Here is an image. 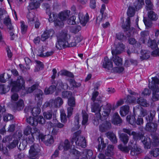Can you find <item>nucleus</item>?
Returning a JSON list of instances; mask_svg holds the SVG:
<instances>
[{
  "label": "nucleus",
  "mask_w": 159,
  "mask_h": 159,
  "mask_svg": "<svg viewBox=\"0 0 159 159\" xmlns=\"http://www.w3.org/2000/svg\"><path fill=\"white\" fill-rule=\"evenodd\" d=\"M71 36L67 30H63L57 35V41L55 47L57 49L61 50L68 47Z\"/></svg>",
  "instance_id": "nucleus-1"
},
{
  "label": "nucleus",
  "mask_w": 159,
  "mask_h": 159,
  "mask_svg": "<svg viewBox=\"0 0 159 159\" xmlns=\"http://www.w3.org/2000/svg\"><path fill=\"white\" fill-rule=\"evenodd\" d=\"M101 101H98V102H93L91 104V109L92 112L95 113V115L98 118L101 117H108L111 110V107L107 106L102 111L101 106Z\"/></svg>",
  "instance_id": "nucleus-2"
},
{
  "label": "nucleus",
  "mask_w": 159,
  "mask_h": 159,
  "mask_svg": "<svg viewBox=\"0 0 159 159\" xmlns=\"http://www.w3.org/2000/svg\"><path fill=\"white\" fill-rule=\"evenodd\" d=\"M159 79L157 77H152V81L149 80L148 87L153 91L152 100L156 101L159 100Z\"/></svg>",
  "instance_id": "nucleus-3"
},
{
  "label": "nucleus",
  "mask_w": 159,
  "mask_h": 159,
  "mask_svg": "<svg viewBox=\"0 0 159 159\" xmlns=\"http://www.w3.org/2000/svg\"><path fill=\"white\" fill-rule=\"evenodd\" d=\"M25 80L21 76L18 77L16 81H11L10 85L12 87V91H18L21 89L25 88Z\"/></svg>",
  "instance_id": "nucleus-4"
},
{
  "label": "nucleus",
  "mask_w": 159,
  "mask_h": 159,
  "mask_svg": "<svg viewBox=\"0 0 159 159\" xmlns=\"http://www.w3.org/2000/svg\"><path fill=\"white\" fill-rule=\"evenodd\" d=\"M81 133V131H78L73 134L71 140L72 142H75L76 145L85 148L86 146L85 139L84 137L80 135Z\"/></svg>",
  "instance_id": "nucleus-5"
},
{
  "label": "nucleus",
  "mask_w": 159,
  "mask_h": 159,
  "mask_svg": "<svg viewBox=\"0 0 159 159\" xmlns=\"http://www.w3.org/2000/svg\"><path fill=\"white\" fill-rule=\"evenodd\" d=\"M151 137L153 141L152 140H151L150 137H145L143 136L142 138L143 143L148 149L150 148V146L151 144L155 146L159 144V141L158 137L156 136L152 135H151Z\"/></svg>",
  "instance_id": "nucleus-6"
},
{
  "label": "nucleus",
  "mask_w": 159,
  "mask_h": 159,
  "mask_svg": "<svg viewBox=\"0 0 159 159\" xmlns=\"http://www.w3.org/2000/svg\"><path fill=\"white\" fill-rule=\"evenodd\" d=\"M58 148L60 150L63 149L64 151L69 150L71 154L76 155L79 154V152L74 148H71L70 143L67 139L65 140L63 142L61 143L58 147Z\"/></svg>",
  "instance_id": "nucleus-7"
},
{
  "label": "nucleus",
  "mask_w": 159,
  "mask_h": 159,
  "mask_svg": "<svg viewBox=\"0 0 159 159\" xmlns=\"http://www.w3.org/2000/svg\"><path fill=\"white\" fill-rule=\"evenodd\" d=\"M148 46L153 50L151 54L154 56H159V40L157 43L155 40L149 39L148 43Z\"/></svg>",
  "instance_id": "nucleus-8"
},
{
  "label": "nucleus",
  "mask_w": 159,
  "mask_h": 159,
  "mask_svg": "<svg viewBox=\"0 0 159 159\" xmlns=\"http://www.w3.org/2000/svg\"><path fill=\"white\" fill-rule=\"evenodd\" d=\"M39 136V138L41 139V138L43 135L40 134L39 131L36 128H34L31 130V135L27 139V142L30 144H32L34 141V136Z\"/></svg>",
  "instance_id": "nucleus-9"
},
{
  "label": "nucleus",
  "mask_w": 159,
  "mask_h": 159,
  "mask_svg": "<svg viewBox=\"0 0 159 159\" xmlns=\"http://www.w3.org/2000/svg\"><path fill=\"white\" fill-rule=\"evenodd\" d=\"M115 48L111 51L112 53L119 54L121 53L125 48V45L121 42L115 44Z\"/></svg>",
  "instance_id": "nucleus-10"
},
{
  "label": "nucleus",
  "mask_w": 159,
  "mask_h": 159,
  "mask_svg": "<svg viewBox=\"0 0 159 159\" xmlns=\"http://www.w3.org/2000/svg\"><path fill=\"white\" fill-rule=\"evenodd\" d=\"M39 151V146L37 144H34L31 146L29 151L30 157H36Z\"/></svg>",
  "instance_id": "nucleus-11"
},
{
  "label": "nucleus",
  "mask_w": 159,
  "mask_h": 159,
  "mask_svg": "<svg viewBox=\"0 0 159 159\" xmlns=\"http://www.w3.org/2000/svg\"><path fill=\"white\" fill-rule=\"evenodd\" d=\"M52 19L53 20L52 22H54V26L57 27H62L64 25V21L59 19L58 17L55 13H53L52 14Z\"/></svg>",
  "instance_id": "nucleus-12"
},
{
  "label": "nucleus",
  "mask_w": 159,
  "mask_h": 159,
  "mask_svg": "<svg viewBox=\"0 0 159 159\" xmlns=\"http://www.w3.org/2000/svg\"><path fill=\"white\" fill-rule=\"evenodd\" d=\"M79 22L83 26H85L89 20V16L88 13L84 14L80 12L79 14Z\"/></svg>",
  "instance_id": "nucleus-13"
},
{
  "label": "nucleus",
  "mask_w": 159,
  "mask_h": 159,
  "mask_svg": "<svg viewBox=\"0 0 159 159\" xmlns=\"http://www.w3.org/2000/svg\"><path fill=\"white\" fill-rule=\"evenodd\" d=\"M56 90L58 92L63 90H66L68 89L69 87L66 83H63L61 80H58L57 82Z\"/></svg>",
  "instance_id": "nucleus-14"
},
{
  "label": "nucleus",
  "mask_w": 159,
  "mask_h": 159,
  "mask_svg": "<svg viewBox=\"0 0 159 159\" xmlns=\"http://www.w3.org/2000/svg\"><path fill=\"white\" fill-rule=\"evenodd\" d=\"M54 34V31L52 29L45 31L41 35V39L42 41H45L50 37L52 36Z\"/></svg>",
  "instance_id": "nucleus-15"
},
{
  "label": "nucleus",
  "mask_w": 159,
  "mask_h": 159,
  "mask_svg": "<svg viewBox=\"0 0 159 159\" xmlns=\"http://www.w3.org/2000/svg\"><path fill=\"white\" fill-rule=\"evenodd\" d=\"M157 127L156 123L149 121L146 124L145 129L146 131L150 132H154L157 130Z\"/></svg>",
  "instance_id": "nucleus-16"
},
{
  "label": "nucleus",
  "mask_w": 159,
  "mask_h": 159,
  "mask_svg": "<svg viewBox=\"0 0 159 159\" xmlns=\"http://www.w3.org/2000/svg\"><path fill=\"white\" fill-rule=\"evenodd\" d=\"M70 15V11L69 10H65L59 13L57 15L60 20L64 21L66 20Z\"/></svg>",
  "instance_id": "nucleus-17"
},
{
  "label": "nucleus",
  "mask_w": 159,
  "mask_h": 159,
  "mask_svg": "<svg viewBox=\"0 0 159 159\" xmlns=\"http://www.w3.org/2000/svg\"><path fill=\"white\" fill-rule=\"evenodd\" d=\"M83 39V37L80 35H79L74 37L73 39L69 42L68 47L75 46L77 44L80 42Z\"/></svg>",
  "instance_id": "nucleus-18"
},
{
  "label": "nucleus",
  "mask_w": 159,
  "mask_h": 159,
  "mask_svg": "<svg viewBox=\"0 0 159 159\" xmlns=\"http://www.w3.org/2000/svg\"><path fill=\"white\" fill-rule=\"evenodd\" d=\"M41 140L43 141L45 144L47 146L50 145L54 142L53 137L49 135L42 136Z\"/></svg>",
  "instance_id": "nucleus-19"
},
{
  "label": "nucleus",
  "mask_w": 159,
  "mask_h": 159,
  "mask_svg": "<svg viewBox=\"0 0 159 159\" xmlns=\"http://www.w3.org/2000/svg\"><path fill=\"white\" fill-rule=\"evenodd\" d=\"M144 4L143 0H134L132 6L137 11L141 9Z\"/></svg>",
  "instance_id": "nucleus-20"
},
{
  "label": "nucleus",
  "mask_w": 159,
  "mask_h": 159,
  "mask_svg": "<svg viewBox=\"0 0 159 159\" xmlns=\"http://www.w3.org/2000/svg\"><path fill=\"white\" fill-rule=\"evenodd\" d=\"M149 38V34L148 31H144L142 32L141 33V37L139 40V43H144Z\"/></svg>",
  "instance_id": "nucleus-21"
},
{
  "label": "nucleus",
  "mask_w": 159,
  "mask_h": 159,
  "mask_svg": "<svg viewBox=\"0 0 159 159\" xmlns=\"http://www.w3.org/2000/svg\"><path fill=\"white\" fill-rule=\"evenodd\" d=\"M112 60L114 62L115 65L118 66H119L122 65V59L117 55V54H112Z\"/></svg>",
  "instance_id": "nucleus-22"
},
{
  "label": "nucleus",
  "mask_w": 159,
  "mask_h": 159,
  "mask_svg": "<svg viewBox=\"0 0 159 159\" xmlns=\"http://www.w3.org/2000/svg\"><path fill=\"white\" fill-rule=\"evenodd\" d=\"M141 152V149L136 145H134L130 151V154L132 156H136Z\"/></svg>",
  "instance_id": "nucleus-23"
},
{
  "label": "nucleus",
  "mask_w": 159,
  "mask_h": 159,
  "mask_svg": "<svg viewBox=\"0 0 159 159\" xmlns=\"http://www.w3.org/2000/svg\"><path fill=\"white\" fill-rule=\"evenodd\" d=\"M40 106L39 104H37V107H34L33 109H30L28 111V113L29 112L31 113L34 117L37 116L40 113L41 109L40 108Z\"/></svg>",
  "instance_id": "nucleus-24"
},
{
  "label": "nucleus",
  "mask_w": 159,
  "mask_h": 159,
  "mask_svg": "<svg viewBox=\"0 0 159 159\" xmlns=\"http://www.w3.org/2000/svg\"><path fill=\"white\" fill-rule=\"evenodd\" d=\"M103 67L108 70H110L112 68V63L110 60L107 57L104 58V60L103 64Z\"/></svg>",
  "instance_id": "nucleus-25"
},
{
  "label": "nucleus",
  "mask_w": 159,
  "mask_h": 159,
  "mask_svg": "<svg viewBox=\"0 0 159 159\" xmlns=\"http://www.w3.org/2000/svg\"><path fill=\"white\" fill-rule=\"evenodd\" d=\"M129 107L127 105H125L120 107V114L121 116H124L128 114L129 111Z\"/></svg>",
  "instance_id": "nucleus-26"
},
{
  "label": "nucleus",
  "mask_w": 159,
  "mask_h": 159,
  "mask_svg": "<svg viewBox=\"0 0 159 159\" xmlns=\"http://www.w3.org/2000/svg\"><path fill=\"white\" fill-rule=\"evenodd\" d=\"M57 101H55V100L51 99L50 100L49 102H47L45 103L44 105L45 107H47L49 106L52 109L58 108V103H57Z\"/></svg>",
  "instance_id": "nucleus-27"
},
{
  "label": "nucleus",
  "mask_w": 159,
  "mask_h": 159,
  "mask_svg": "<svg viewBox=\"0 0 159 159\" xmlns=\"http://www.w3.org/2000/svg\"><path fill=\"white\" fill-rule=\"evenodd\" d=\"M111 127V123L109 122L106 121L99 126V129L101 131L104 132L110 129Z\"/></svg>",
  "instance_id": "nucleus-28"
},
{
  "label": "nucleus",
  "mask_w": 159,
  "mask_h": 159,
  "mask_svg": "<svg viewBox=\"0 0 159 159\" xmlns=\"http://www.w3.org/2000/svg\"><path fill=\"white\" fill-rule=\"evenodd\" d=\"M40 4L39 2L30 1L28 7V9L29 10L36 9L39 7Z\"/></svg>",
  "instance_id": "nucleus-29"
},
{
  "label": "nucleus",
  "mask_w": 159,
  "mask_h": 159,
  "mask_svg": "<svg viewBox=\"0 0 159 159\" xmlns=\"http://www.w3.org/2000/svg\"><path fill=\"white\" fill-rule=\"evenodd\" d=\"M27 17L28 19V23L31 24L37 20V18L36 17L35 14L34 12H29L27 14Z\"/></svg>",
  "instance_id": "nucleus-30"
},
{
  "label": "nucleus",
  "mask_w": 159,
  "mask_h": 159,
  "mask_svg": "<svg viewBox=\"0 0 159 159\" xmlns=\"http://www.w3.org/2000/svg\"><path fill=\"white\" fill-rule=\"evenodd\" d=\"M132 144V142H130L129 143V146H124L122 144H120L118 146V148L120 150L123 152L128 153L130 150L131 144Z\"/></svg>",
  "instance_id": "nucleus-31"
},
{
  "label": "nucleus",
  "mask_w": 159,
  "mask_h": 159,
  "mask_svg": "<svg viewBox=\"0 0 159 159\" xmlns=\"http://www.w3.org/2000/svg\"><path fill=\"white\" fill-rule=\"evenodd\" d=\"M43 93L40 90H38V93L36 94L35 96V100L36 101H38L37 104H39L40 106H41L42 104V95Z\"/></svg>",
  "instance_id": "nucleus-32"
},
{
  "label": "nucleus",
  "mask_w": 159,
  "mask_h": 159,
  "mask_svg": "<svg viewBox=\"0 0 159 159\" xmlns=\"http://www.w3.org/2000/svg\"><path fill=\"white\" fill-rule=\"evenodd\" d=\"M24 107V102L23 100L20 99L16 102L14 105L15 109L20 111Z\"/></svg>",
  "instance_id": "nucleus-33"
},
{
  "label": "nucleus",
  "mask_w": 159,
  "mask_h": 159,
  "mask_svg": "<svg viewBox=\"0 0 159 159\" xmlns=\"http://www.w3.org/2000/svg\"><path fill=\"white\" fill-rule=\"evenodd\" d=\"M150 52L148 50H142L140 58L142 60L148 59L150 57Z\"/></svg>",
  "instance_id": "nucleus-34"
},
{
  "label": "nucleus",
  "mask_w": 159,
  "mask_h": 159,
  "mask_svg": "<svg viewBox=\"0 0 159 159\" xmlns=\"http://www.w3.org/2000/svg\"><path fill=\"white\" fill-rule=\"evenodd\" d=\"M112 122L114 124H118L121 122V120L117 113H115L113 115Z\"/></svg>",
  "instance_id": "nucleus-35"
},
{
  "label": "nucleus",
  "mask_w": 159,
  "mask_h": 159,
  "mask_svg": "<svg viewBox=\"0 0 159 159\" xmlns=\"http://www.w3.org/2000/svg\"><path fill=\"white\" fill-rule=\"evenodd\" d=\"M137 103L140 105L144 107H147L149 106V104L147 100L142 98H139L137 100Z\"/></svg>",
  "instance_id": "nucleus-36"
},
{
  "label": "nucleus",
  "mask_w": 159,
  "mask_h": 159,
  "mask_svg": "<svg viewBox=\"0 0 159 159\" xmlns=\"http://www.w3.org/2000/svg\"><path fill=\"white\" fill-rule=\"evenodd\" d=\"M3 23L10 30H11L13 29V27L12 25L11 20L8 16L4 18Z\"/></svg>",
  "instance_id": "nucleus-37"
},
{
  "label": "nucleus",
  "mask_w": 159,
  "mask_h": 159,
  "mask_svg": "<svg viewBox=\"0 0 159 159\" xmlns=\"http://www.w3.org/2000/svg\"><path fill=\"white\" fill-rule=\"evenodd\" d=\"M148 17L149 18L152 20H156L158 18L157 14L152 11H150L148 12Z\"/></svg>",
  "instance_id": "nucleus-38"
},
{
  "label": "nucleus",
  "mask_w": 159,
  "mask_h": 159,
  "mask_svg": "<svg viewBox=\"0 0 159 159\" xmlns=\"http://www.w3.org/2000/svg\"><path fill=\"white\" fill-rule=\"evenodd\" d=\"M114 147L111 145H109L105 151V154L108 156H111L114 154Z\"/></svg>",
  "instance_id": "nucleus-39"
},
{
  "label": "nucleus",
  "mask_w": 159,
  "mask_h": 159,
  "mask_svg": "<svg viewBox=\"0 0 159 159\" xmlns=\"http://www.w3.org/2000/svg\"><path fill=\"white\" fill-rule=\"evenodd\" d=\"M107 137L110 140L114 143H116L117 142V139L116 135L112 133L108 132L107 133Z\"/></svg>",
  "instance_id": "nucleus-40"
},
{
  "label": "nucleus",
  "mask_w": 159,
  "mask_h": 159,
  "mask_svg": "<svg viewBox=\"0 0 159 159\" xmlns=\"http://www.w3.org/2000/svg\"><path fill=\"white\" fill-rule=\"evenodd\" d=\"M55 90H56V86L54 85H51L49 88H46L44 90V93L46 94L52 93Z\"/></svg>",
  "instance_id": "nucleus-41"
},
{
  "label": "nucleus",
  "mask_w": 159,
  "mask_h": 159,
  "mask_svg": "<svg viewBox=\"0 0 159 159\" xmlns=\"http://www.w3.org/2000/svg\"><path fill=\"white\" fill-rule=\"evenodd\" d=\"M119 137L121 141L124 144H126L129 140V137L126 134L122 133L120 134Z\"/></svg>",
  "instance_id": "nucleus-42"
},
{
  "label": "nucleus",
  "mask_w": 159,
  "mask_h": 159,
  "mask_svg": "<svg viewBox=\"0 0 159 159\" xmlns=\"http://www.w3.org/2000/svg\"><path fill=\"white\" fill-rule=\"evenodd\" d=\"M27 121L30 125L33 126H36L38 124L37 120L32 117L30 116L27 118Z\"/></svg>",
  "instance_id": "nucleus-43"
},
{
  "label": "nucleus",
  "mask_w": 159,
  "mask_h": 159,
  "mask_svg": "<svg viewBox=\"0 0 159 159\" xmlns=\"http://www.w3.org/2000/svg\"><path fill=\"white\" fill-rule=\"evenodd\" d=\"M130 20L129 17H128L126 19L125 24L123 25L122 27L125 30L128 31L131 29L130 28Z\"/></svg>",
  "instance_id": "nucleus-44"
},
{
  "label": "nucleus",
  "mask_w": 159,
  "mask_h": 159,
  "mask_svg": "<svg viewBox=\"0 0 159 159\" xmlns=\"http://www.w3.org/2000/svg\"><path fill=\"white\" fill-rule=\"evenodd\" d=\"M99 93L98 91H95L92 94V97L91 99L93 102H98V101H101L100 98L97 97L98 96Z\"/></svg>",
  "instance_id": "nucleus-45"
},
{
  "label": "nucleus",
  "mask_w": 159,
  "mask_h": 159,
  "mask_svg": "<svg viewBox=\"0 0 159 159\" xmlns=\"http://www.w3.org/2000/svg\"><path fill=\"white\" fill-rule=\"evenodd\" d=\"M35 62L37 65L34 69L35 71H38L42 70L43 68V63L40 61L37 60L35 61Z\"/></svg>",
  "instance_id": "nucleus-46"
},
{
  "label": "nucleus",
  "mask_w": 159,
  "mask_h": 159,
  "mask_svg": "<svg viewBox=\"0 0 159 159\" xmlns=\"http://www.w3.org/2000/svg\"><path fill=\"white\" fill-rule=\"evenodd\" d=\"M135 9L132 6H129L127 12L128 16L129 17L133 16L135 14Z\"/></svg>",
  "instance_id": "nucleus-47"
},
{
  "label": "nucleus",
  "mask_w": 159,
  "mask_h": 159,
  "mask_svg": "<svg viewBox=\"0 0 159 159\" xmlns=\"http://www.w3.org/2000/svg\"><path fill=\"white\" fill-rule=\"evenodd\" d=\"M133 138L135 140L140 139H142L143 135L142 134L139 132H136L134 131L132 132V134Z\"/></svg>",
  "instance_id": "nucleus-48"
},
{
  "label": "nucleus",
  "mask_w": 159,
  "mask_h": 159,
  "mask_svg": "<svg viewBox=\"0 0 159 159\" xmlns=\"http://www.w3.org/2000/svg\"><path fill=\"white\" fill-rule=\"evenodd\" d=\"M82 114L83 117L82 124L83 125H85L88 120V115L85 111H82Z\"/></svg>",
  "instance_id": "nucleus-49"
},
{
  "label": "nucleus",
  "mask_w": 159,
  "mask_h": 159,
  "mask_svg": "<svg viewBox=\"0 0 159 159\" xmlns=\"http://www.w3.org/2000/svg\"><path fill=\"white\" fill-rule=\"evenodd\" d=\"M70 85L72 87L74 88H78L81 86V84L80 83L76 82L75 81L72 79H70L68 80Z\"/></svg>",
  "instance_id": "nucleus-50"
},
{
  "label": "nucleus",
  "mask_w": 159,
  "mask_h": 159,
  "mask_svg": "<svg viewBox=\"0 0 159 159\" xmlns=\"http://www.w3.org/2000/svg\"><path fill=\"white\" fill-rule=\"evenodd\" d=\"M60 75H65L71 78L74 77V75L72 73L66 70H62L60 71Z\"/></svg>",
  "instance_id": "nucleus-51"
},
{
  "label": "nucleus",
  "mask_w": 159,
  "mask_h": 159,
  "mask_svg": "<svg viewBox=\"0 0 159 159\" xmlns=\"http://www.w3.org/2000/svg\"><path fill=\"white\" fill-rule=\"evenodd\" d=\"M146 8L147 10H152L153 9V5L151 0H145Z\"/></svg>",
  "instance_id": "nucleus-52"
},
{
  "label": "nucleus",
  "mask_w": 159,
  "mask_h": 159,
  "mask_svg": "<svg viewBox=\"0 0 159 159\" xmlns=\"http://www.w3.org/2000/svg\"><path fill=\"white\" fill-rule=\"evenodd\" d=\"M127 121L130 124L133 125L136 123L135 117L134 116H128L126 117Z\"/></svg>",
  "instance_id": "nucleus-53"
},
{
  "label": "nucleus",
  "mask_w": 159,
  "mask_h": 159,
  "mask_svg": "<svg viewBox=\"0 0 159 159\" xmlns=\"http://www.w3.org/2000/svg\"><path fill=\"white\" fill-rule=\"evenodd\" d=\"M20 27L22 33L23 34H25L27 31L28 26L25 24L23 21H20Z\"/></svg>",
  "instance_id": "nucleus-54"
},
{
  "label": "nucleus",
  "mask_w": 159,
  "mask_h": 159,
  "mask_svg": "<svg viewBox=\"0 0 159 159\" xmlns=\"http://www.w3.org/2000/svg\"><path fill=\"white\" fill-rule=\"evenodd\" d=\"M79 114H77L76 115L75 118L74 124L75 128L76 129H79Z\"/></svg>",
  "instance_id": "nucleus-55"
},
{
  "label": "nucleus",
  "mask_w": 159,
  "mask_h": 159,
  "mask_svg": "<svg viewBox=\"0 0 159 159\" xmlns=\"http://www.w3.org/2000/svg\"><path fill=\"white\" fill-rule=\"evenodd\" d=\"M68 104L70 107H74L75 106V102L74 97H72L68 98Z\"/></svg>",
  "instance_id": "nucleus-56"
},
{
  "label": "nucleus",
  "mask_w": 159,
  "mask_h": 159,
  "mask_svg": "<svg viewBox=\"0 0 159 159\" xmlns=\"http://www.w3.org/2000/svg\"><path fill=\"white\" fill-rule=\"evenodd\" d=\"M75 17L74 16H73L71 17L69 19L67 20V22L68 24L70 25H74L77 23H78L79 22H76L75 21Z\"/></svg>",
  "instance_id": "nucleus-57"
},
{
  "label": "nucleus",
  "mask_w": 159,
  "mask_h": 159,
  "mask_svg": "<svg viewBox=\"0 0 159 159\" xmlns=\"http://www.w3.org/2000/svg\"><path fill=\"white\" fill-rule=\"evenodd\" d=\"M44 117L47 119H50L52 118V112L48 111L44 112L43 114Z\"/></svg>",
  "instance_id": "nucleus-58"
},
{
  "label": "nucleus",
  "mask_w": 159,
  "mask_h": 159,
  "mask_svg": "<svg viewBox=\"0 0 159 159\" xmlns=\"http://www.w3.org/2000/svg\"><path fill=\"white\" fill-rule=\"evenodd\" d=\"M72 93L70 91H65L62 93V96L63 98H67L71 96Z\"/></svg>",
  "instance_id": "nucleus-59"
},
{
  "label": "nucleus",
  "mask_w": 159,
  "mask_h": 159,
  "mask_svg": "<svg viewBox=\"0 0 159 159\" xmlns=\"http://www.w3.org/2000/svg\"><path fill=\"white\" fill-rule=\"evenodd\" d=\"M18 143L17 140H15L8 145V147L10 149H12L16 147Z\"/></svg>",
  "instance_id": "nucleus-60"
},
{
  "label": "nucleus",
  "mask_w": 159,
  "mask_h": 159,
  "mask_svg": "<svg viewBox=\"0 0 159 159\" xmlns=\"http://www.w3.org/2000/svg\"><path fill=\"white\" fill-rule=\"evenodd\" d=\"M61 122H65L67 121L66 114L63 110L61 111Z\"/></svg>",
  "instance_id": "nucleus-61"
},
{
  "label": "nucleus",
  "mask_w": 159,
  "mask_h": 159,
  "mask_svg": "<svg viewBox=\"0 0 159 159\" xmlns=\"http://www.w3.org/2000/svg\"><path fill=\"white\" fill-rule=\"evenodd\" d=\"M151 153L152 154L154 157H156L159 155V149L156 148L153 149L151 152Z\"/></svg>",
  "instance_id": "nucleus-62"
},
{
  "label": "nucleus",
  "mask_w": 159,
  "mask_h": 159,
  "mask_svg": "<svg viewBox=\"0 0 159 159\" xmlns=\"http://www.w3.org/2000/svg\"><path fill=\"white\" fill-rule=\"evenodd\" d=\"M44 52V49L42 48H40L37 50V55L39 57H43Z\"/></svg>",
  "instance_id": "nucleus-63"
},
{
  "label": "nucleus",
  "mask_w": 159,
  "mask_h": 159,
  "mask_svg": "<svg viewBox=\"0 0 159 159\" xmlns=\"http://www.w3.org/2000/svg\"><path fill=\"white\" fill-rule=\"evenodd\" d=\"M127 100L129 103H133L135 102L136 98L133 96L129 95L127 96Z\"/></svg>",
  "instance_id": "nucleus-64"
}]
</instances>
